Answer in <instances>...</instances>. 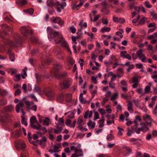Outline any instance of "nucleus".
Segmentation results:
<instances>
[{"instance_id":"f257e3e1","label":"nucleus","mask_w":157,"mask_h":157,"mask_svg":"<svg viewBox=\"0 0 157 157\" xmlns=\"http://www.w3.org/2000/svg\"><path fill=\"white\" fill-rule=\"evenodd\" d=\"M53 37L52 38L54 39L55 37H56L58 39H60L56 43L58 44H60L61 45L64 47V48L69 52L70 54H71V50L69 48L68 44L66 42V41L63 39L62 35L60 34H59L57 32H55L53 33Z\"/></svg>"},{"instance_id":"f03ea898","label":"nucleus","mask_w":157,"mask_h":157,"mask_svg":"<svg viewBox=\"0 0 157 157\" xmlns=\"http://www.w3.org/2000/svg\"><path fill=\"white\" fill-rule=\"evenodd\" d=\"M81 145L79 144H75V145L71 146V149L75 150V153L71 155V157H79L83 155V151L80 148Z\"/></svg>"},{"instance_id":"7ed1b4c3","label":"nucleus","mask_w":157,"mask_h":157,"mask_svg":"<svg viewBox=\"0 0 157 157\" xmlns=\"http://www.w3.org/2000/svg\"><path fill=\"white\" fill-rule=\"evenodd\" d=\"M20 41L19 38H15L13 40H8L6 42L7 47L8 48H12L17 47L20 44Z\"/></svg>"},{"instance_id":"20e7f679","label":"nucleus","mask_w":157,"mask_h":157,"mask_svg":"<svg viewBox=\"0 0 157 157\" xmlns=\"http://www.w3.org/2000/svg\"><path fill=\"white\" fill-rule=\"evenodd\" d=\"M144 52V50L140 49L136 51V54L139 59L141 60L142 62L144 63H147V59L144 54L143 52Z\"/></svg>"},{"instance_id":"39448f33","label":"nucleus","mask_w":157,"mask_h":157,"mask_svg":"<svg viewBox=\"0 0 157 157\" xmlns=\"http://www.w3.org/2000/svg\"><path fill=\"white\" fill-rule=\"evenodd\" d=\"M20 30L24 36L27 38L33 33L32 30H29L26 27L22 26L20 28Z\"/></svg>"},{"instance_id":"423d86ee","label":"nucleus","mask_w":157,"mask_h":157,"mask_svg":"<svg viewBox=\"0 0 157 157\" xmlns=\"http://www.w3.org/2000/svg\"><path fill=\"white\" fill-rule=\"evenodd\" d=\"M36 117L35 116H33L30 118V122L31 127L37 130L41 129V126L40 125H36L35 124L36 122Z\"/></svg>"},{"instance_id":"0eeeda50","label":"nucleus","mask_w":157,"mask_h":157,"mask_svg":"<svg viewBox=\"0 0 157 157\" xmlns=\"http://www.w3.org/2000/svg\"><path fill=\"white\" fill-rule=\"evenodd\" d=\"M25 103L27 106V108L28 110L30 111L31 110L35 111H36L37 106L36 105H34L33 102L27 101H25Z\"/></svg>"},{"instance_id":"6e6552de","label":"nucleus","mask_w":157,"mask_h":157,"mask_svg":"<svg viewBox=\"0 0 157 157\" xmlns=\"http://www.w3.org/2000/svg\"><path fill=\"white\" fill-rule=\"evenodd\" d=\"M72 83V79L69 78L65 80L63 83V87H62V84H61L60 87L63 88H68Z\"/></svg>"},{"instance_id":"1a4fd4ad","label":"nucleus","mask_w":157,"mask_h":157,"mask_svg":"<svg viewBox=\"0 0 157 157\" xmlns=\"http://www.w3.org/2000/svg\"><path fill=\"white\" fill-rule=\"evenodd\" d=\"M129 82L130 83H133L132 87L134 88H137L139 83L138 79L136 77L132 78L131 80H130Z\"/></svg>"},{"instance_id":"9d476101","label":"nucleus","mask_w":157,"mask_h":157,"mask_svg":"<svg viewBox=\"0 0 157 157\" xmlns=\"http://www.w3.org/2000/svg\"><path fill=\"white\" fill-rule=\"evenodd\" d=\"M45 94L48 98V100H51L54 97V94L52 90L49 89L45 92Z\"/></svg>"},{"instance_id":"9b49d317","label":"nucleus","mask_w":157,"mask_h":157,"mask_svg":"<svg viewBox=\"0 0 157 157\" xmlns=\"http://www.w3.org/2000/svg\"><path fill=\"white\" fill-rule=\"evenodd\" d=\"M120 56L121 57L124 58H126L129 60H131V56L129 54H127V52L125 51H121Z\"/></svg>"},{"instance_id":"f8f14e48","label":"nucleus","mask_w":157,"mask_h":157,"mask_svg":"<svg viewBox=\"0 0 157 157\" xmlns=\"http://www.w3.org/2000/svg\"><path fill=\"white\" fill-rule=\"evenodd\" d=\"M51 21L52 22L58 24L60 25H63L64 24L63 22L62 21L59 17H52L51 19Z\"/></svg>"},{"instance_id":"ddd939ff","label":"nucleus","mask_w":157,"mask_h":157,"mask_svg":"<svg viewBox=\"0 0 157 157\" xmlns=\"http://www.w3.org/2000/svg\"><path fill=\"white\" fill-rule=\"evenodd\" d=\"M144 118L147 121V124H149L150 126L151 125V123L154 122V120L151 117V116L148 115L146 114L144 116Z\"/></svg>"},{"instance_id":"4468645a","label":"nucleus","mask_w":157,"mask_h":157,"mask_svg":"<svg viewBox=\"0 0 157 157\" xmlns=\"http://www.w3.org/2000/svg\"><path fill=\"white\" fill-rule=\"evenodd\" d=\"M24 105V103L22 101L19 102L16 105V110L17 113H19L20 110L23 109Z\"/></svg>"},{"instance_id":"2eb2a0df","label":"nucleus","mask_w":157,"mask_h":157,"mask_svg":"<svg viewBox=\"0 0 157 157\" xmlns=\"http://www.w3.org/2000/svg\"><path fill=\"white\" fill-rule=\"evenodd\" d=\"M71 121L70 119H67L66 121L65 124L66 125L70 127L74 128L75 125L76 121L75 120L72 123H71Z\"/></svg>"},{"instance_id":"dca6fc26","label":"nucleus","mask_w":157,"mask_h":157,"mask_svg":"<svg viewBox=\"0 0 157 157\" xmlns=\"http://www.w3.org/2000/svg\"><path fill=\"white\" fill-rule=\"evenodd\" d=\"M130 141L133 144L136 145L137 146H140V141H141V140L138 139H136L134 138H131L130 139Z\"/></svg>"},{"instance_id":"f3484780","label":"nucleus","mask_w":157,"mask_h":157,"mask_svg":"<svg viewBox=\"0 0 157 157\" xmlns=\"http://www.w3.org/2000/svg\"><path fill=\"white\" fill-rule=\"evenodd\" d=\"M147 19V17L143 16H141V18L140 19V20L138 21V24L141 25H144Z\"/></svg>"},{"instance_id":"a211bd4d","label":"nucleus","mask_w":157,"mask_h":157,"mask_svg":"<svg viewBox=\"0 0 157 157\" xmlns=\"http://www.w3.org/2000/svg\"><path fill=\"white\" fill-rule=\"evenodd\" d=\"M7 54L9 56L12 62L14 61V56L11 52V50L10 49H9L7 51Z\"/></svg>"},{"instance_id":"6ab92c4d","label":"nucleus","mask_w":157,"mask_h":157,"mask_svg":"<svg viewBox=\"0 0 157 157\" xmlns=\"http://www.w3.org/2000/svg\"><path fill=\"white\" fill-rule=\"evenodd\" d=\"M92 114L93 112L92 111H87L84 114V117L86 119L91 118L92 117Z\"/></svg>"},{"instance_id":"aec40b11","label":"nucleus","mask_w":157,"mask_h":157,"mask_svg":"<svg viewBox=\"0 0 157 157\" xmlns=\"http://www.w3.org/2000/svg\"><path fill=\"white\" fill-rule=\"evenodd\" d=\"M147 124H146L144 123H142L140 125L141 128H140L142 131L144 132H146L148 130V128L147 127Z\"/></svg>"},{"instance_id":"412c9836","label":"nucleus","mask_w":157,"mask_h":157,"mask_svg":"<svg viewBox=\"0 0 157 157\" xmlns=\"http://www.w3.org/2000/svg\"><path fill=\"white\" fill-rule=\"evenodd\" d=\"M105 119L104 116H102L101 119L98 121V126L100 128H102L104 126Z\"/></svg>"},{"instance_id":"4be33fe9","label":"nucleus","mask_w":157,"mask_h":157,"mask_svg":"<svg viewBox=\"0 0 157 157\" xmlns=\"http://www.w3.org/2000/svg\"><path fill=\"white\" fill-rule=\"evenodd\" d=\"M87 124L90 129H92L95 127V123L91 120H90Z\"/></svg>"},{"instance_id":"5701e85b","label":"nucleus","mask_w":157,"mask_h":157,"mask_svg":"<svg viewBox=\"0 0 157 157\" xmlns=\"http://www.w3.org/2000/svg\"><path fill=\"white\" fill-rule=\"evenodd\" d=\"M136 91L140 95V97H141L146 94V92L141 88L136 89Z\"/></svg>"},{"instance_id":"b1692460","label":"nucleus","mask_w":157,"mask_h":157,"mask_svg":"<svg viewBox=\"0 0 157 157\" xmlns=\"http://www.w3.org/2000/svg\"><path fill=\"white\" fill-rule=\"evenodd\" d=\"M1 27L3 29H5L6 31H8L10 32H12L13 31V29L11 28L8 26L6 24L1 25Z\"/></svg>"},{"instance_id":"393cba45","label":"nucleus","mask_w":157,"mask_h":157,"mask_svg":"<svg viewBox=\"0 0 157 157\" xmlns=\"http://www.w3.org/2000/svg\"><path fill=\"white\" fill-rule=\"evenodd\" d=\"M16 3L19 5H23L27 3V1L26 0H16Z\"/></svg>"},{"instance_id":"a878e982","label":"nucleus","mask_w":157,"mask_h":157,"mask_svg":"<svg viewBox=\"0 0 157 157\" xmlns=\"http://www.w3.org/2000/svg\"><path fill=\"white\" fill-rule=\"evenodd\" d=\"M141 121V119L139 116L136 117L135 119L134 120V122L135 124L136 127H137L139 124V123Z\"/></svg>"},{"instance_id":"bb28decb","label":"nucleus","mask_w":157,"mask_h":157,"mask_svg":"<svg viewBox=\"0 0 157 157\" xmlns=\"http://www.w3.org/2000/svg\"><path fill=\"white\" fill-rule=\"evenodd\" d=\"M111 28L110 27H104L101 29L100 32L102 33H104L105 32H109Z\"/></svg>"},{"instance_id":"cd10ccee","label":"nucleus","mask_w":157,"mask_h":157,"mask_svg":"<svg viewBox=\"0 0 157 157\" xmlns=\"http://www.w3.org/2000/svg\"><path fill=\"white\" fill-rule=\"evenodd\" d=\"M62 130L63 128L62 127H59L57 126L56 128L54 129V132L55 134H59L61 133Z\"/></svg>"},{"instance_id":"c85d7f7f","label":"nucleus","mask_w":157,"mask_h":157,"mask_svg":"<svg viewBox=\"0 0 157 157\" xmlns=\"http://www.w3.org/2000/svg\"><path fill=\"white\" fill-rule=\"evenodd\" d=\"M128 109L131 113L133 112V110L132 108V104L131 102H129L128 103Z\"/></svg>"},{"instance_id":"c756f323","label":"nucleus","mask_w":157,"mask_h":157,"mask_svg":"<svg viewBox=\"0 0 157 157\" xmlns=\"http://www.w3.org/2000/svg\"><path fill=\"white\" fill-rule=\"evenodd\" d=\"M83 21L82 20H81L80 21L79 24V25L80 27V29L82 30V29L83 28H86L87 27V24L86 22L84 23L83 24H82Z\"/></svg>"},{"instance_id":"7c9ffc66","label":"nucleus","mask_w":157,"mask_h":157,"mask_svg":"<svg viewBox=\"0 0 157 157\" xmlns=\"http://www.w3.org/2000/svg\"><path fill=\"white\" fill-rule=\"evenodd\" d=\"M46 3L47 6H52L56 5V3L53 1L52 0H47Z\"/></svg>"},{"instance_id":"2f4dec72","label":"nucleus","mask_w":157,"mask_h":157,"mask_svg":"<svg viewBox=\"0 0 157 157\" xmlns=\"http://www.w3.org/2000/svg\"><path fill=\"white\" fill-rule=\"evenodd\" d=\"M127 129L128 132L127 135L128 136H131L132 134L134 133L135 130H134L133 128H132V129H130L129 128H128Z\"/></svg>"},{"instance_id":"473e14b6","label":"nucleus","mask_w":157,"mask_h":157,"mask_svg":"<svg viewBox=\"0 0 157 157\" xmlns=\"http://www.w3.org/2000/svg\"><path fill=\"white\" fill-rule=\"evenodd\" d=\"M77 124L78 125V127H79L80 126L83 125H84V123L82 119L79 117L77 120Z\"/></svg>"},{"instance_id":"72a5a7b5","label":"nucleus","mask_w":157,"mask_h":157,"mask_svg":"<svg viewBox=\"0 0 157 157\" xmlns=\"http://www.w3.org/2000/svg\"><path fill=\"white\" fill-rule=\"evenodd\" d=\"M83 5V3L80 2L79 4L77 5L74 4L72 5V9L73 10H78V7H81Z\"/></svg>"},{"instance_id":"f704fd0d","label":"nucleus","mask_w":157,"mask_h":157,"mask_svg":"<svg viewBox=\"0 0 157 157\" xmlns=\"http://www.w3.org/2000/svg\"><path fill=\"white\" fill-rule=\"evenodd\" d=\"M17 145L22 149L24 148L25 147V144L22 141L18 142L17 143Z\"/></svg>"},{"instance_id":"c9c22d12","label":"nucleus","mask_w":157,"mask_h":157,"mask_svg":"<svg viewBox=\"0 0 157 157\" xmlns=\"http://www.w3.org/2000/svg\"><path fill=\"white\" fill-rule=\"evenodd\" d=\"M49 119L47 117L45 118L43 121V125L44 126H48L49 125Z\"/></svg>"},{"instance_id":"e433bc0d","label":"nucleus","mask_w":157,"mask_h":157,"mask_svg":"<svg viewBox=\"0 0 157 157\" xmlns=\"http://www.w3.org/2000/svg\"><path fill=\"white\" fill-rule=\"evenodd\" d=\"M33 91L35 92H37L39 94H40L41 92L39 87L36 85H35L33 89Z\"/></svg>"},{"instance_id":"4c0bfd02","label":"nucleus","mask_w":157,"mask_h":157,"mask_svg":"<svg viewBox=\"0 0 157 157\" xmlns=\"http://www.w3.org/2000/svg\"><path fill=\"white\" fill-rule=\"evenodd\" d=\"M13 107L11 105L6 106L5 108V110L7 112H10L13 110Z\"/></svg>"},{"instance_id":"58836bf2","label":"nucleus","mask_w":157,"mask_h":157,"mask_svg":"<svg viewBox=\"0 0 157 157\" xmlns=\"http://www.w3.org/2000/svg\"><path fill=\"white\" fill-rule=\"evenodd\" d=\"M27 70V68L26 67H25V69L22 70L23 73L21 75L23 79H25V77L27 76V74L26 71Z\"/></svg>"},{"instance_id":"ea45409f","label":"nucleus","mask_w":157,"mask_h":157,"mask_svg":"<svg viewBox=\"0 0 157 157\" xmlns=\"http://www.w3.org/2000/svg\"><path fill=\"white\" fill-rule=\"evenodd\" d=\"M64 120L62 118H60L58 121V123H56V124L57 126L59 125H63L64 124Z\"/></svg>"},{"instance_id":"a19ab883","label":"nucleus","mask_w":157,"mask_h":157,"mask_svg":"<svg viewBox=\"0 0 157 157\" xmlns=\"http://www.w3.org/2000/svg\"><path fill=\"white\" fill-rule=\"evenodd\" d=\"M106 138L108 141H110L114 139V137L112 134H110L107 135Z\"/></svg>"},{"instance_id":"79ce46f5","label":"nucleus","mask_w":157,"mask_h":157,"mask_svg":"<svg viewBox=\"0 0 157 157\" xmlns=\"http://www.w3.org/2000/svg\"><path fill=\"white\" fill-rule=\"evenodd\" d=\"M117 129L118 130V136H121L123 135V132H124V129L120 127H118Z\"/></svg>"},{"instance_id":"37998d69","label":"nucleus","mask_w":157,"mask_h":157,"mask_svg":"<svg viewBox=\"0 0 157 157\" xmlns=\"http://www.w3.org/2000/svg\"><path fill=\"white\" fill-rule=\"evenodd\" d=\"M33 9L30 8L29 9L24 10V11L26 13H29V14L32 15L33 13Z\"/></svg>"},{"instance_id":"c03bdc74","label":"nucleus","mask_w":157,"mask_h":157,"mask_svg":"<svg viewBox=\"0 0 157 157\" xmlns=\"http://www.w3.org/2000/svg\"><path fill=\"white\" fill-rule=\"evenodd\" d=\"M136 4V3L135 2H130L129 3V7L130 9H132L134 8Z\"/></svg>"},{"instance_id":"a18cd8bd","label":"nucleus","mask_w":157,"mask_h":157,"mask_svg":"<svg viewBox=\"0 0 157 157\" xmlns=\"http://www.w3.org/2000/svg\"><path fill=\"white\" fill-rule=\"evenodd\" d=\"M21 79V75L17 74L15 75L13 78V80L15 82L18 81Z\"/></svg>"},{"instance_id":"49530a36","label":"nucleus","mask_w":157,"mask_h":157,"mask_svg":"<svg viewBox=\"0 0 157 157\" xmlns=\"http://www.w3.org/2000/svg\"><path fill=\"white\" fill-rule=\"evenodd\" d=\"M151 84L150 83L149 84V85L145 87L144 89L145 91H144L146 92V94L148 93L149 91L150 90L151 86Z\"/></svg>"},{"instance_id":"de8ad7c7","label":"nucleus","mask_w":157,"mask_h":157,"mask_svg":"<svg viewBox=\"0 0 157 157\" xmlns=\"http://www.w3.org/2000/svg\"><path fill=\"white\" fill-rule=\"evenodd\" d=\"M98 111L102 115V116H103L105 114V110L103 108H99L98 110Z\"/></svg>"},{"instance_id":"09e8293b","label":"nucleus","mask_w":157,"mask_h":157,"mask_svg":"<svg viewBox=\"0 0 157 157\" xmlns=\"http://www.w3.org/2000/svg\"><path fill=\"white\" fill-rule=\"evenodd\" d=\"M123 32V31L122 29H121L118 32H117L116 33V34L117 36H119L121 38H122L123 37L122 33Z\"/></svg>"},{"instance_id":"8fccbe9b","label":"nucleus","mask_w":157,"mask_h":157,"mask_svg":"<svg viewBox=\"0 0 157 157\" xmlns=\"http://www.w3.org/2000/svg\"><path fill=\"white\" fill-rule=\"evenodd\" d=\"M57 3L59 6H60L61 7V8L63 9L66 6V2L64 1L61 4H60V3L59 2H57Z\"/></svg>"},{"instance_id":"3c124183","label":"nucleus","mask_w":157,"mask_h":157,"mask_svg":"<svg viewBox=\"0 0 157 157\" xmlns=\"http://www.w3.org/2000/svg\"><path fill=\"white\" fill-rule=\"evenodd\" d=\"M53 151L54 152H58L59 151V147L57 145H54L53 146Z\"/></svg>"},{"instance_id":"603ef678","label":"nucleus","mask_w":157,"mask_h":157,"mask_svg":"<svg viewBox=\"0 0 157 157\" xmlns=\"http://www.w3.org/2000/svg\"><path fill=\"white\" fill-rule=\"evenodd\" d=\"M64 96H65L63 94H60L58 97L57 98V100L59 101V100H60L59 102H61V101L63 100Z\"/></svg>"},{"instance_id":"864d4df0","label":"nucleus","mask_w":157,"mask_h":157,"mask_svg":"<svg viewBox=\"0 0 157 157\" xmlns=\"http://www.w3.org/2000/svg\"><path fill=\"white\" fill-rule=\"evenodd\" d=\"M121 83L122 87V86H128V84L126 81L125 80H123L121 82Z\"/></svg>"},{"instance_id":"5fc2aeb1","label":"nucleus","mask_w":157,"mask_h":157,"mask_svg":"<svg viewBox=\"0 0 157 157\" xmlns=\"http://www.w3.org/2000/svg\"><path fill=\"white\" fill-rule=\"evenodd\" d=\"M21 123L22 124H24L25 126H27V125L26 119L24 117H23L22 118Z\"/></svg>"},{"instance_id":"6e6d98bb","label":"nucleus","mask_w":157,"mask_h":157,"mask_svg":"<svg viewBox=\"0 0 157 157\" xmlns=\"http://www.w3.org/2000/svg\"><path fill=\"white\" fill-rule=\"evenodd\" d=\"M74 113L72 111L68 112V117L70 118H73L74 117Z\"/></svg>"},{"instance_id":"4d7b16f0","label":"nucleus","mask_w":157,"mask_h":157,"mask_svg":"<svg viewBox=\"0 0 157 157\" xmlns=\"http://www.w3.org/2000/svg\"><path fill=\"white\" fill-rule=\"evenodd\" d=\"M118 97V95L116 93H114L112 95L111 97V100L112 101H113L115 99H117Z\"/></svg>"},{"instance_id":"13d9d810","label":"nucleus","mask_w":157,"mask_h":157,"mask_svg":"<svg viewBox=\"0 0 157 157\" xmlns=\"http://www.w3.org/2000/svg\"><path fill=\"white\" fill-rule=\"evenodd\" d=\"M144 4L146 7L147 8H151L152 6L150 4V2L148 1H146L144 2Z\"/></svg>"},{"instance_id":"bf43d9fd","label":"nucleus","mask_w":157,"mask_h":157,"mask_svg":"<svg viewBox=\"0 0 157 157\" xmlns=\"http://www.w3.org/2000/svg\"><path fill=\"white\" fill-rule=\"evenodd\" d=\"M68 60L69 63L71 64L72 65L75 63L74 60L71 56H69L68 58Z\"/></svg>"},{"instance_id":"052dcab7","label":"nucleus","mask_w":157,"mask_h":157,"mask_svg":"<svg viewBox=\"0 0 157 157\" xmlns=\"http://www.w3.org/2000/svg\"><path fill=\"white\" fill-rule=\"evenodd\" d=\"M97 78L98 76H95L92 77L91 78V80L95 84H96L97 83Z\"/></svg>"},{"instance_id":"680f3d73","label":"nucleus","mask_w":157,"mask_h":157,"mask_svg":"<svg viewBox=\"0 0 157 157\" xmlns=\"http://www.w3.org/2000/svg\"><path fill=\"white\" fill-rule=\"evenodd\" d=\"M78 128L82 132H85L87 131V129L86 128V126L83 127H82V126H80L79 127H78Z\"/></svg>"},{"instance_id":"e2e57ef3","label":"nucleus","mask_w":157,"mask_h":157,"mask_svg":"<svg viewBox=\"0 0 157 157\" xmlns=\"http://www.w3.org/2000/svg\"><path fill=\"white\" fill-rule=\"evenodd\" d=\"M69 29L71 31L72 33H75L76 29L75 28L74 26H72L69 27Z\"/></svg>"},{"instance_id":"0e129e2a","label":"nucleus","mask_w":157,"mask_h":157,"mask_svg":"<svg viewBox=\"0 0 157 157\" xmlns=\"http://www.w3.org/2000/svg\"><path fill=\"white\" fill-rule=\"evenodd\" d=\"M140 15L138 16L136 19H134L132 21V22L134 24L136 23L138 21L139 19L140 18Z\"/></svg>"},{"instance_id":"69168bd1","label":"nucleus","mask_w":157,"mask_h":157,"mask_svg":"<svg viewBox=\"0 0 157 157\" xmlns=\"http://www.w3.org/2000/svg\"><path fill=\"white\" fill-rule=\"evenodd\" d=\"M99 118V115L98 113L97 112H95L94 120L95 121L96 119H98Z\"/></svg>"},{"instance_id":"338daca9","label":"nucleus","mask_w":157,"mask_h":157,"mask_svg":"<svg viewBox=\"0 0 157 157\" xmlns=\"http://www.w3.org/2000/svg\"><path fill=\"white\" fill-rule=\"evenodd\" d=\"M156 24L155 22H152L149 23L147 25V27L148 28H151L152 27H155Z\"/></svg>"},{"instance_id":"774afa93","label":"nucleus","mask_w":157,"mask_h":157,"mask_svg":"<svg viewBox=\"0 0 157 157\" xmlns=\"http://www.w3.org/2000/svg\"><path fill=\"white\" fill-rule=\"evenodd\" d=\"M157 103L156 104L155 108L153 109L152 113L153 114L155 115L157 114Z\"/></svg>"}]
</instances>
